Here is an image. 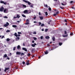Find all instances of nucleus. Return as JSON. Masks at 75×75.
<instances>
[{
    "mask_svg": "<svg viewBox=\"0 0 75 75\" xmlns=\"http://www.w3.org/2000/svg\"><path fill=\"white\" fill-rule=\"evenodd\" d=\"M45 38L46 39H49L50 38V37L48 36H47L45 37Z\"/></svg>",
    "mask_w": 75,
    "mask_h": 75,
    "instance_id": "nucleus-16",
    "label": "nucleus"
},
{
    "mask_svg": "<svg viewBox=\"0 0 75 75\" xmlns=\"http://www.w3.org/2000/svg\"><path fill=\"white\" fill-rule=\"evenodd\" d=\"M4 7H3V6H2L1 8H0V11L2 12V11L4 10Z\"/></svg>",
    "mask_w": 75,
    "mask_h": 75,
    "instance_id": "nucleus-3",
    "label": "nucleus"
},
{
    "mask_svg": "<svg viewBox=\"0 0 75 75\" xmlns=\"http://www.w3.org/2000/svg\"><path fill=\"white\" fill-rule=\"evenodd\" d=\"M8 69H9V68H6L5 69V70H4L5 72H6V71H7V70H8Z\"/></svg>",
    "mask_w": 75,
    "mask_h": 75,
    "instance_id": "nucleus-14",
    "label": "nucleus"
},
{
    "mask_svg": "<svg viewBox=\"0 0 75 75\" xmlns=\"http://www.w3.org/2000/svg\"><path fill=\"white\" fill-rule=\"evenodd\" d=\"M7 59H10V58H9V57H7Z\"/></svg>",
    "mask_w": 75,
    "mask_h": 75,
    "instance_id": "nucleus-61",
    "label": "nucleus"
},
{
    "mask_svg": "<svg viewBox=\"0 0 75 75\" xmlns=\"http://www.w3.org/2000/svg\"><path fill=\"white\" fill-rule=\"evenodd\" d=\"M9 25V23H8V22H6V23L4 25V27H7L8 25Z\"/></svg>",
    "mask_w": 75,
    "mask_h": 75,
    "instance_id": "nucleus-2",
    "label": "nucleus"
},
{
    "mask_svg": "<svg viewBox=\"0 0 75 75\" xmlns=\"http://www.w3.org/2000/svg\"><path fill=\"white\" fill-rule=\"evenodd\" d=\"M57 15V14L56 13H55L54 14V16H56Z\"/></svg>",
    "mask_w": 75,
    "mask_h": 75,
    "instance_id": "nucleus-51",
    "label": "nucleus"
},
{
    "mask_svg": "<svg viewBox=\"0 0 75 75\" xmlns=\"http://www.w3.org/2000/svg\"><path fill=\"white\" fill-rule=\"evenodd\" d=\"M4 18H8V17H7V16H5L4 17Z\"/></svg>",
    "mask_w": 75,
    "mask_h": 75,
    "instance_id": "nucleus-29",
    "label": "nucleus"
},
{
    "mask_svg": "<svg viewBox=\"0 0 75 75\" xmlns=\"http://www.w3.org/2000/svg\"><path fill=\"white\" fill-rule=\"evenodd\" d=\"M32 42L33 43H34V41L33 40V41H32Z\"/></svg>",
    "mask_w": 75,
    "mask_h": 75,
    "instance_id": "nucleus-55",
    "label": "nucleus"
},
{
    "mask_svg": "<svg viewBox=\"0 0 75 75\" xmlns=\"http://www.w3.org/2000/svg\"><path fill=\"white\" fill-rule=\"evenodd\" d=\"M48 29H46L45 30V33H47V32L48 31Z\"/></svg>",
    "mask_w": 75,
    "mask_h": 75,
    "instance_id": "nucleus-17",
    "label": "nucleus"
},
{
    "mask_svg": "<svg viewBox=\"0 0 75 75\" xmlns=\"http://www.w3.org/2000/svg\"><path fill=\"white\" fill-rule=\"evenodd\" d=\"M24 55V53H21V55Z\"/></svg>",
    "mask_w": 75,
    "mask_h": 75,
    "instance_id": "nucleus-22",
    "label": "nucleus"
},
{
    "mask_svg": "<svg viewBox=\"0 0 75 75\" xmlns=\"http://www.w3.org/2000/svg\"><path fill=\"white\" fill-rule=\"evenodd\" d=\"M52 40H53V41H55V38H54V37H53L52 38Z\"/></svg>",
    "mask_w": 75,
    "mask_h": 75,
    "instance_id": "nucleus-25",
    "label": "nucleus"
},
{
    "mask_svg": "<svg viewBox=\"0 0 75 75\" xmlns=\"http://www.w3.org/2000/svg\"><path fill=\"white\" fill-rule=\"evenodd\" d=\"M17 18H20V16L18 15H17Z\"/></svg>",
    "mask_w": 75,
    "mask_h": 75,
    "instance_id": "nucleus-24",
    "label": "nucleus"
},
{
    "mask_svg": "<svg viewBox=\"0 0 75 75\" xmlns=\"http://www.w3.org/2000/svg\"><path fill=\"white\" fill-rule=\"evenodd\" d=\"M64 34H67V33L66 31H64Z\"/></svg>",
    "mask_w": 75,
    "mask_h": 75,
    "instance_id": "nucleus-46",
    "label": "nucleus"
},
{
    "mask_svg": "<svg viewBox=\"0 0 75 75\" xmlns=\"http://www.w3.org/2000/svg\"><path fill=\"white\" fill-rule=\"evenodd\" d=\"M26 21L27 22H29V21H30L28 19H27L26 20Z\"/></svg>",
    "mask_w": 75,
    "mask_h": 75,
    "instance_id": "nucleus-43",
    "label": "nucleus"
},
{
    "mask_svg": "<svg viewBox=\"0 0 75 75\" xmlns=\"http://www.w3.org/2000/svg\"><path fill=\"white\" fill-rule=\"evenodd\" d=\"M4 12L5 13H7L8 12V10H7L6 9H5L4 10Z\"/></svg>",
    "mask_w": 75,
    "mask_h": 75,
    "instance_id": "nucleus-4",
    "label": "nucleus"
},
{
    "mask_svg": "<svg viewBox=\"0 0 75 75\" xmlns=\"http://www.w3.org/2000/svg\"><path fill=\"white\" fill-rule=\"evenodd\" d=\"M70 3H73V1H71Z\"/></svg>",
    "mask_w": 75,
    "mask_h": 75,
    "instance_id": "nucleus-58",
    "label": "nucleus"
},
{
    "mask_svg": "<svg viewBox=\"0 0 75 75\" xmlns=\"http://www.w3.org/2000/svg\"><path fill=\"white\" fill-rule=\"evenodd\" d=\"M17 18V17H14V18Z\"/></svg>",
    "mask_w": 75,
    "mask_h": 75,
    "instance_id": "nucleus-62",
    "label": "nucleus"
},
{
    "mask_svg": "<svg viewBox=\"0 0 75 75\" xmlns=\"http://www.w3.org/2000/svg\"><path fill=\"white\" fill-rule=\"evenodd\" d=\"M64 21L66 23H67V19H64Z\"/></svg>",
    "mask_w": 75,
    "mask_h": 75,
    "instance_id": "nucleus-41",
    "label": "nucleus"
},
{
    "mask_svg": "<svg viewBox=\"0 0 75 75\" xmlns=\"http://www.w3.org/2000/svg\"><path fill=\"white\" fill-rule=\"evenodd\" d=\"M33 39H34V40H35V41H36L37 39V38L35 37L33 38Z\"/></svg>",
    "mask_w": 75,
    "mask_h": 75,
    "instance_id": "nucleus-21",
    "label": "nucleus"
},
{
    "mask_svg": "<svg viewBox=\"0 0 75 75\" xmlns=\"http://www.w3.org/2000/svg\"><path fill=\"white\" fill-rule=\"evenodd\" d=\"M37 23V22H36V21H34V23Z\"/></svg>",
    "mask_w": 75,
    "mask_h": 75,
    "instance_id": "nucleus-63",
    "label": "nucleus"
},
{
    "mask_svg": "<svg viewBox=\"0 0 75 75\" xmlns=\"http://www.w3.org/2000/svg\"><path fill=\"white\" fill-rule=\"evenodd\" d=\"M18 34H21V33L20 32H18Z\"/></svg>",
    "mask_w": 75,
    "mask_h": 75,
    "instance_id": "nucleus-40",
    "label": "nucleus"
},
{
    "mask_svg": "<svg viewBox=\"0 0 75 75\" xmlns=\"http://www.w3.org/2000/svg\"><path fill=\"white\" fill-rule=\"evenodd\" d=\"M44 24H42L41 25V27H43V26H44Z\"/></svg>",
    "mask_w": 75,
    "mask_h": 75,
    "instance_id": "nucleus-20",
    "label": "nucleus"
},
{
    "mask_svg": "<svg viewBox=\"0 0 75 75\" xmlns=\"http://www.w3.org/2000/svg\"><path fill=\"white\" fill-rule=\"evenodd\" d=\"M16 54L17 55H20V54H21V52H16Z\"/></svg>",
    "mask_w": 75,
    "mask_h": 75,
    "instance_id": "nucleus-6",
    "label": "nucleus"
},
{
    "mask_svg": "<svg viewBox=\"0 0 75 75\" xmlns=\"http://www.w3.org/2000/svg\"><path fill=\"white\" fill-rule=\"evenodd\" d=\"M16 39H17V40H19V39H20V38L18 37H17L16 38Z\"/></svg>",
    "mask_w": 75,
    "mask_h": 75,
    "instance_id": "nucleus-45",
    "label": "nucleus"
},
{
    "mask_svg": "<svg viewBox=\"0 0 75 75\" xmlns=\"http://www.w3.org/2000/svg\"><path fill=\"white\" fill-rule=\"evenodd\" d=\"M42 31H44V29H43L42 30Z\"/></svg>",
    "mask_w": 75,
    "mask_h": 75,
    "instance_id": "nucleus-60",
    "label": "nucleus"
},
{
    "mask_svg": "<svg viewBox=\"0 0 75 75\" xmlns=\"http://www.w3.org/2000/svg\"><path fill=\"white\" fill-rule=\"evenodd\" d=\"M39 25H41V22H39Z\"/></svg>",
    "mask_w": 75,
    "mask_h": 75,
    "instance_id": "nucleus-48",
    "label": "nucleus"
},
{
    "mask_svg": "<svg viewBox=\"0 0 75 75\" xmlns=\"http://www.w3.org/2000/svg\"><path fill=\"white\" fill-rule=\"evenodd\" d=\"M48 10H49V11H51V8H49Z\"/></svg>",
    "mask_w": 75,
    "mask_h": 75,
    "instance_id": "nucleus-35",
    "label": "nucleus"
},
{
    "mask_svg": "<svg viewBox=\"0 0 75 75\" xmlns=\"http://www.w3.org/2000/svg\"><path fill=\"white\" fill-rule=\"evenodd\" d=\"M45 7H47V8H48V5H45Z\"/></svg>",
    "mask_w": 75,
    "mask_h": 75,
    "instance_id": "nucleus-50",
    "label": "nucleus"
},
{
    "mask_svg": "<svg viewBox=\"0 0 75 75\" xmlns=\"http://www.w3.org/2000/svg\"><path fill=\"white\" fill-rule=\"evenodd\" d=\"M23 13H28V11L27 10H25L23 12Z\"/></svg>",
    "mask_w": 75,
    "mask_h": 75,
    "instance_id": "nucleus-8",
    "label": "nucleus"
},
{
    "mask_svg": "<svg viewBox=\"0 0 75 75\" xmlns=\"http://www.w3.org/2000/svg\"><path fill=\"white\" fill-rule=\"evenodd\" d=\"M62 5L63 6H65V4H63V3H61Z\"/></svg>",
    "mask_w": 75,
    "mask_h": 75,
    "instance_id": "nucleus-42",
    "label": "nucleus"
},
{
    "mask_svg": "<svg viewBox=\"0 0 75 75\" xmlns=\"http://www.w3.org/2000/svg\"><path fill=\"white\" fill-rule=\"evenodd\" d=\"M27 65H29L30 64V63H28L26 64Z\"/></svg>",
    "mask_w": 75,
    "mask_h": 75,
    "instance_id": "nucleus-53",
    "label": "nucleus"
},
{
    "mask_svg": "<svg viewBox=\"0 0 75 75\" xmlns=\"http://www.w3.org/2000/svg\"><path fill=\"white\" fill-rule=\"evenodd\" d=\"M45 14L46 16H47V15H48V13L47 12H45Z\"/></svg>",
    "mask_w": 75,
    "mask_h": 75,
    "instance_id": "nucleus-28",
    "label": "nucleus"
},
{
    "mask_svg": "<svg viewBox=\"0 0 75 75\" xmlns=\"http://www.w3.org/2000/svg\"><path fill=\"white\" fill-rule=\"evenodd\" d=\"M4 4H5V5H6V2H4Z\"/></svg>",
    "mask_w": 75,
    "mask_h": 75,
    "instance_id": "nucleus-52",
    "label": "nucleus"
},
{
    "mask_svg": "<svg viewBox=\"0 0 75 75\" xmlns=\"http://www.w3.org/2000/svg\"><path fill=\"white\" fill-rule=\"evenodd\" d=\"M23 1H24V2H25V3H28V5H30L31 4V3L30 2H29L28 1H27L25 0H23Z\"/></svg>",
    "mask_w": 75,
    "mask_h": 75,
    "instance_id": "nucleus-1",
    "label": "nucleus"
},
{
    "mask_svg": "<svg viewBox=\"0 0 75 75\" xmlns=\"http://www.w3.org/2000/svg\"><path fill=\"white\" fill-rule=\"evenodd\" d=\"M62 36L63 37H68V35H62Z\"/></svg>",
    "mask_w": 75,
    "mask_h": 75,
    "instance_id": "nucleus-11",
    "label": "nucleus"
},
{
    "mask_svg": "<svg viewBox=\"0 0 75 75\" xmlns=\"http://www.w3.org/2000/svg\"><path fill=\"white\" fill-rule=\"evenodd\" d=\"M56 14H57V15H58V14H59V12L58 11H57V12L56 13Z\"/></svg>",
    "mask_w": 75,
    "mask_h": 75,
    "instance_id": "nucleus-36",
    "label": "nucleus"
},
{
    "mask_svg": "<svg viewBox=\"0 0 75 75\" xmlns=\"http://www.w3.org/2000/svg\"><path fill=\"white\" fill-rule=\"evenodd\" d=\"M10 31L9 30H7L6 31V33H8L9 32H10Z\"/></svg>",
    "mask_w": 75,
    "mask_h": 75,
    "instance_id": "nucleus-23",
    "label": "nucleus"
},
{
    "mask_svg": "<svg viewBox=\"0 0 75 75\" xmlns=\"http://www.w3.org/2000/svg\"><path fill=\"white\" fill-rule=\"evenodd\" d=\"M3 38H4V36H2V37H1V39H3Z\"/></svg>",
    "mask_w": 75,
    "mask_h": 75,
    "instance_id": "nucleus-47",
    "label": "nucleus"
},
{
    "mask_svg": "<svg viewBox=\"0 0 75 75\" xmlns=\"http://www.w3.org/2000/svg\"><path fill=\"white\" fill-rule=\"evenodd\" d=\"M43 36H41L40 37V39L41 40H42V39H43Z\"/></svg>",
    "mask_w": 75,
    "mask_h": 75,
    "instance_id": "nucleus-38",
    "label": "nucleus"
},
{
    "mask_svg": "<svg viewBox=\"0 0 75 75\" xmlns=\"http://www.w3.org/2000/svg\"><path fill=\"white\" fill-rule=\"evenodd\" d=\"M22 49L23 50H24L25 51H26V52H27V50L25 48H23Z\"/></svg>",
    "mask_w": 75,
    "mask_h": 75,
    "instance_id": "nucleus-5",
    "label": "nucleus"
},
{
    "mask_svg": "<svg viewBox=\"0 0 75 75\" xmlns=\"http://www.w3.org/2000/svg\"><path fill=\"white\" fill-rule=\"evenodd\" d=\"M10 40V39L9 38H7L6 39V41H9V40Z\"/></svg>",
    "mask_w": 75,
    "mask_h": 75,
    "instance_id": "nucleus-32",
    "label": "nucleus"
},
{
    "mask_svg": "<svg viewBox=\"0 0 75 75\" xmlns=\"http://www.w3.org/2000/svg\"><path fill=\"white\" fill-rule=\"evenodd\" d=\"M48 53V51H46V52H45V54H47Z\"/></svg>",
    "mask_w": 75,
    "mask_h": 75,
    "instance_id": "nucleus-33",
    "label": "nucleus"
},
{
    "mask_svg": "<svg viewBox=\"0 0 75 75\" xmlns=\"http://www.w3.org/2000/svg\"><path fill=\"white\" fill-rule=\"evenodd\" d=\"M13 27L14 28H16L17 26L16 25H12Z\"/></svg>",
    "mask_w": 75,
    "mask_h": 75,
    "instance_id": "nucleus-12",
    "label": "nucleus"
},
{
    "mask_svg": "<svg viewBox=\"0 0 75 75\" xmlns=\"http://www.w3.org/2000/svg\"><path fill=\"white\" fill-rule=\"evenodd\" d=\"M22 16H23V17H25V15H24V14H22Z\"/></svg>",
    "mask_w": 75,
    "mask_h": 75,
    "instance_id": "nucleus-30",
    "label": "nucleus"
},
{
    "mask_svg": "<svg viewBox=\"0 0 75 75\" xmlns=\"http://www.w3.org/2000/svg\"><path fill=\"white\" fill-rule=\"evenodd\" d=\"M30 7H33V4H32L31 5H30Z\"/></svg>",
    "mask_w": 75,
    "mask_h": 75,
    "instance_id": "nucleus-37",
    "label": "nucleus"
},
{
    "mask_svg": "<svg viewBox=\"0 0 75 75\" xmlns=\"http://www.w3.org/2000/svg\"><path fill=\"white\" fill-rule=\"evenodd\" d=\"M22 6L23 7H24V8H26L27 7V6H26L25 5H22Z\"/></svg>",
    "mask_w": 75,
    "mask_h": 75,
    "instance_id": "nucleus-15",
    "label": "nucleus"
},
{
    "mask_svg": "<svg viewBox=\"0 0 75 75\" xmlns=\"http://www.w3.org/2000/svg\"><path fill=\"white\" fill-rule=\"evenodd\" d=\"M60 8H61L62 9H63V8L62 7H60Z\"/></svg>",
    "mask_w": 75,
    "mask_h": 75,
    "instance_id": "nucleus-57",
    "label": "nucleus"
},
{
    "mask_svg": "<svg viewBox=\"0 0 75 75\" xmlns=\"http://www.w3.org/2000/svg\"><path fill=\"white\" fill-rule=\"evenodd\" d=\"M47 45H48V46H50V44H47Z\"/></svg>",
    "mask_w": 75,
    "mask_h": 75,
    "instance_id": "nucleus-59",
    "label": "nucleus"
},
{
    "mask_svg": "<svg viewBox=\"0 0 75 75\" xmlns=\"http://www.w3.org/2000/svg\"><path fill=\"white\" fill-rule=\"evenodd\" d=\"M33 34H37V32H36V31L34 32Z\"/></svg>",
    "mask_w": 75,
    "mask_h": 75,
    "instance_id": "nucleus-27",
    "label": "nucleus"
},
{
    "mask_svg": "<svg viewBox=\"0 0 75 75\" xmlns=\"http://www.w3.org/2000/svg\"><path fill=\"white\" fill-rule=\"evenodd\" d=\"M4 1H0L1 3H4Z\"/></svg>",
    "mask_w": 75,
    "mask_h": 75,
    "instance_id": "nucleus-39",
    "label": "nucleus"
},
{
    "mask_svg": "<svg viewBox=\"0 0 75 75\" xmlns=\"http://www.w3.org/2000/svg\"><path fill=\"white\" fill-rule=\"evenodd\" d=\"M22 64H23V65H24V64H25V62H23V63H22Z\"/></svg>",
    "mask_w": 75,
    "mask_h": 75,
    "instance_id": "nucleus-49",
    "label": "nucleus"
},
{
    "mask_svg": "<svg viewBox=\"0 0 75 75\" xmlns=\"http://www.w3.org/2000/svg\"><path fill=\"white\" fill-rule=\"evenodd\" d=\"M54 1H57V0H54ZM57 1L58 2V4H59V1Z\"/></svg>",
    "mask_w": 75,
    "mask_h": 75,
    "instance_id": "nucleus-19",
    "label": "nucleus"
},
{
    "mask_svg": "<svg viewBox=\"0 0 75 75\" xmlns=\"http://www.w3.org/2000/svg\"><path fill=\"white\" fill-rule=\"evenodd\" d=\"M14 35L15 36V37H18V35L17 34V33H15L14 34Z\"/></svg>",
    "mask_w": 75,
    "mask_h": 75,
    "instance_id": "nucleus-13",
    "label": "nucleus"
},
{
    "mask_svg": "<svg viewBox=\"0 0 75 75\" xmlns=\"http://www.w3.org/2000/svg\"><path fill=\"white\" fill-rule=\"evenodd\" d=\"M39 14L40 15H41V13L40 12H39Z\"/></svg>",
    "mask_w": 75,
    "mask_h": 75,
    "instance_id": "nucleus-56",
    "label": "nucleus"
},
{
    "mask_svg": "<svg viewBox=\"0 0 75 75\" xmlns=\"http://www.w3.org/2000/svg\"><path fill=\"white\" fill-rule=\"evenodd\" d=\"M13 51H15V50H16V47H14L13 48Z\"/></svg>",
    "mask_w": 75,
    "mask_h": 75,
    "instance_id": "nucleus-26",
    "label": "nucleus"
},
{
    "mask_svg": "<svg viewBox=\"0 0 75 75\" xmlns=\"http://www.w3.org/2000/svg\"><path fill=\"white\" fill-rule=\"evenodd\" d=\"M17 49L18 50H19V49H21V47H20V45H18V46L17 47Z\"/></svg>",
    "mask_w": 75,
    "mask_h": 75,
    "instance_id": "nucleus-7",
    "label": "nucleus"
},
{
    "mask_svg": "<svg viewBox=\"0 0 75 75\" xmlns=\"http://www.w3.org/2000/svg\"><path fill=\"white\" fill-rule=\"evenodd\" d=\"M59 44L60 46H61L62 45V43L59 42Z\"/></svg>",
    "mask_w": 75,
    "mask_h": 75,
    "instance_id": "nucleus-18",
    "label": "nucleus"
},
{
    "mask_svg": "<svg viewBox=\"0 0 75 75\" xmlns=\"http://www.w3.org/2000/svg\"><path fill=\"white\" fill-rule=\"evenodd\" d=\"M72 34H73V33H71V34H70V35H72Z\"/></svg>",
    "mask_w": 75,
    "mask_h": 75,
    "instance_id": "nucleus-64",
    "label": "nucleus"
},
{
    "mask_svg": "<svg viewBox=\"0 0 75 75\" xmlns=\"http://www.w3.org/2000/svg\"><path fill=\"white\" fill-rule=\"evenodd\" d=\"M36 18V16H35V17H34L33 18V19H34V20H35V18Z\"/></svg>",
    "mask_w": 75,
    "mask_h": 75,
    "instance_id": "nucleus-44",
    "label": "nucleus"
},
{
    "mask_svg": "<svg viewBox=\"0 0 75 75\" xmlns=\"http://www.w3.org/2000/svg\"><path fill=\"white\" fill-rule=\"evenodd\" d=\"M39 18H40V19L41 20H43V16H40Z\"/></svg>",
    "mask_w": 75,
    "mask_h": 75,
    "instance_id": "nucleus-10",
    "label": "nucleus"
},
{
    "mask_svg": "<svg viewBox=\"0 0 75 75\" xmlns=\"http://www.w3.org/2000/svg\"><path fill=\"white\" fill-rule=\"evenodd\" d=\"M30 53H28V56H30Z\"/></svg>",
    "mask_w": 75,
    "mask_h": 75,
    "instance_id": "nucleus-54",
    "label": "nucleus"
},
{
    "mask_svg": "<svg viewBox=\"0 0 75 75\" xmlns=\"http://www.w3.org/2000/svg\"><path fill=\"white\" fill-rule=\"evenodd\" d=\"M25 24L26 25H28V24H29V23L27 22L26 23H25Z\"/></svg>",
    "mask_w": 75,
    "mask_h": 75,
    "instance_id": "nucleus-31",
    "label": "nucleus"
},
{
    "mask_svg": "<svg viewBox=\"0 0 75 75\" xmlns=\"http://www.w3.org/2000/svg\"><path fill=\"white\" fill-rule=\"evenodd\" d=\"M37 45V44H36V43H34V44H32V47H35V45Z\"/></svg>",
    "mask_w": 75,
    "mask_h": 75,
    "instance_id": "nucleus-9",
    "label": "nucleus"
},
{
    "mask_svg": "<svg viewBox=\"0 0 75 75\" xmlns=\"http://www.w3.org/2000/svg\"><path fill=\"white\" fill-rule=\"evenodd\" d=\"M7 54H5L4 55V57H5V58H6V57H7Z\"/></svg>",
    "mask_w": 75,
    "mask_h": 75,
    "instance_id": "nucleus-34",
    "label": "nucleus"
}]
</instances>
